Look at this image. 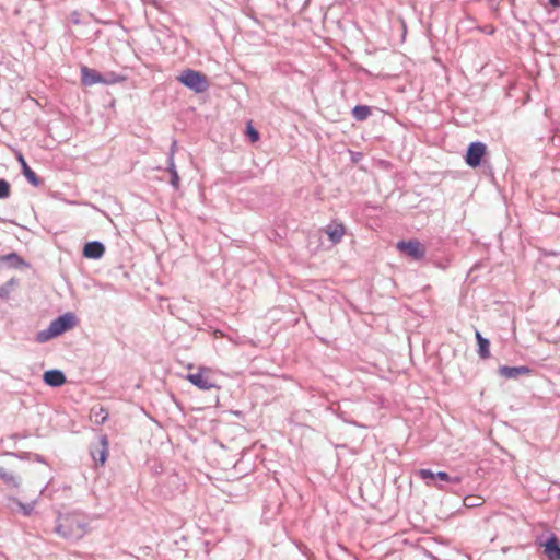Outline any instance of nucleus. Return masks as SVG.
<instances>
[{
  "label": "nucleus",
  "mask_w": 560,
  "mask_h": 560,
  "mask_svg": "<svg viewBox=\"0 0 560 560\" xmlns=\"http://www.w3.org/2000/svg\"><path fill=\"white\" fill-rule=\"evenodd\" d=\"M167 172L170 173L171 175V178H170V184L173 188L175 189H178L179 188V184H180V177L178 175V172L176 170V166H175V162H174V159H173V152L168 153V156H167Z\"/></svg>",
  "instance_id": "obj_19"
},
{
  "label": "nucleus",
  "mask_w": 560,
  "mask_h": 560,
  "mask_svg": "<svg viewBox=\"0 0 560 560\" xmlns=\"http://www.w3.org/2000/svg\"><path fill=\"white\" fill-rule=\"evenodd\" d=\"M541 546L548 560H560V540L555 534H551Z\"/></svg>",
  "instance_id": "obj_9"
},
{
  "label": "nucleus",
  "mask_w": 560,
  "mask_h": 560,
  "mask_svg": "<svg viewBox=\"0 0 560 560\" xmlns=\"http://www.w3.org/2000/svg\"><path fill=\"white\" fill-rule=\"evenodd\" d=\"M11 195V185L4 179L0 178V199H7Z\"/></svg>",
  "instance_id": "obj_26"
},
{
  "label": "nucleus",
  "mask_w": 560,
  "mask_h": 560,
  "mask_svg": "<svg viewBox=\"0 0 560 560\" xmlns=\"http://www.w3.org/2000/svg\"><path fill=\"white\" fill-rule=\"evenodd\" d=\"M14 503L20 508L24 516H30L34 511L35 501L32 503H23L18 499H12Z\"/></svg>",
  "instance_id": "obj_25"
},
{
  "label": "nucleus",
  "mask_w": 560,
  "mask_h": 560,
  "mask_svg": "<svg viewBox=\"0 0 560 560\" xmlns=\"http://www.w3.org/2000/svg\"><path fill=\"white\" fill-rule=\"evenodd\" d=\"M351 114L357 121H364L371 116L372 109L368 105H355Z\"/></svg>",
  "instance_id": "obj_21"
},
{
  "label": "nucleus",
  "mask_w": 560,
  "mask_h": 560,
  "mask_svg": "<svg viewBox=\"0 0 560 560\" xmlns=\"http://www.w3.org/2000/svg\"><path fill=\"white\" fill-rule=\"evenodd\" d=\"M105 245L100 241L86 242L82 249V255L89 259H100L105 254Z\"/></svg>",
  "instance_id": "obj_10"
},
{
  "label": "nucleus",
  "mask_w": 560,
  "mask_h": 560,
  "mask_svg": "<svg viewBox=\"0 0 560 560\" xmlns=\"http://www.w3.org/2000/svg\"><path fill=\"white\" fill-rule=\"evenodd\" d=\"M326 233L332 244H338L345 235L346 229L342 223L332 222L327 226Z\"/></svg>",
  "instance_id": "obj_16"
},
{
  "label": "nucleus",
  "mask_w": 560,
  "mask_h": 560,
  "mask_svg": "<svg viewBox=\"0 0 560 560\" xmlns=\"http://www.w3.org/2000/svg\"><path fill=\"white\" fill-rule=\"evenodd\" d=\"M0 479L11 488H19L21 485V479L12 472L7 471L3 467H0Z\"/></svg>",
  "instance_id": "obj_20"
},
{
  "label": "nucleus",
  "mask_w": 560,
  "mask_h": 560,
  "mask_svg": "<svg viewBox=\"0 0 560 560\" xmlns=\"http://www.w3.org/2000/svg\"><path fill=\"white\" fill-rule=\"evenodd\" d=\"M397 248L413 260H421L425 256L424 246L417 240L399 241Z\"/></svg>",
  "instance_id": "obj_6"
},
{
  "label": "nucleus",
  "mask_w": 560,
  "mask_h": 560,
  "mask_svg": "<svg viewBox=\"0 0 560 560\" xmlns=\"http://www.w3.org/2000/svg\"><path fill=\"white\" fill-rule=\"evenodd\" d=\"M91 412L92 416L94 417V422L97 424H103L108 418L107 410L104 409L102 406H100L98 408H92Z\"/></svg>",
  "instance_id": "obj_22"
},
{
  "label": "nucleus",
  "mask_w": 560,
  "mask_h": 560,
  "mask_svg": "<svg viewBox=\"0 0 560 560\" xmlns=\"http://www.w3.org/2000/svg\"><path fill=\"white\" fill-rule=\"evenodd\" d=\"M186 378L196 387L202 390H208L215 387V383L210 376V370L207 368H199L198 372L189 373Z\"/></svg>",
  "instance_id": "obj_7"
},
{
  "label": "nucleus",
  "mask_w": 560,
  "mask_h": 560,
  "mask_svg": "<svg viewBox=\"0 0 560 560\" xmlns=\"http://www.w3.org/2000/svg\"><path fill=\"white\" fill-rule=\"evenodd\" d=\"M418 477L425 481L427 486H434L438 487L436 481H443V482H450V483H460L462 477L460 476H451L446 471H438L434 472L431 469L428 468H421L417 472ZM439 489L443 490L442 486H439Z\"/></svg>",
  "instance_id": "obj_4"
},
{
  "label": "nucleus",
  "mask_w": 560,
  "mask_h": 560,
  "mask_svg": "<svg viewBox=\"0 0 560 560\" xmlns=\"http://www.w3.org/2000/svg\"><path fill=\"white\" fill-rule=\"evenodd\" d=\"M486 153L487 145L481 141H474L467 148L465 162L468 166L476 168L481 165Z\"/></svg>",
  "instance_id": "obj_5"
},
{
  "label": "nucleus",
  "mask_w": 560,
  "mask_h": 560,
  "mask_svg": "<svg viewBox=\"0 0 560 560\" xmlns=\"http://www.w3.org/2000/svg\"><path fill=\"white\" fill-rule=\"evenodd\" d=\"M362 158V153L360 152H351V161L353 163H358Z\"/></svg>",
  "instance_id": "obj_31"
},
{
  "label": "nucleus",
  "mask_w": 560,
  "mask_h": 560,
  "mask_svg": "<svg viewBox=\"0 0 560 560\" xmlns=\"http://www.w3.org/2000/svg\"><path fill=\"white\" fill-rule=\"evenodd\" d=\"M245 135L248 138V140L254 143L257 142L260 139L259 131L253 126L252 121H248L246 124L245 128Z\"/></svg>",
  "instance_id": "obj_23"
},
{
  "label": "nucleus",
  "mask_w": 560,
  "mask_h": 560,
  "mask_svg": "<svg viewBox=\"0 0 560 560\" xmlns=\"http://www.w3.org/2000/svg\"><path fill=\"white\" fill-rule=\"evenodd\" d=\"M548 3L553 8H560V0H548Z\"/></svg>",
  "instance_id": "obj_32"
},
{
  "label": "nucleus",
  "mask_w": 560,
  "mask_h": 560,
  "mask_svg": "<svg viewBox=\"0 0 560 560\" xmlns=\"http://www.w3.org/2000/svg\"><path fill=\"white\" fill-rule=\"evenodd\" d=\"M532 373V369L526 365L521 366H508L501 365L498 369V374L505 378H518L522 375H528Z\"/></svg>",
  "instance_id": "obj_11"
},
{
  "label": "nucleus",
  "mask_w": 560,
  "mask_h": 560,
  "mask_svg": "<svg viewBox=\"0 0 560 560\" xmlns=\"http://www.w3.org/2000/svg\"><path fill=\"white\" fill-rule=\"evenodd\" d=\"M81 83L84 86H91L96 83H103V74L95 69L86 66L81 67Z\"/></svg>",
  "instance_id": "obj_13"
},
{
  "label": "nucleus",
  "mask_w": 560,
  "mask_h": 560,
  "mask_svg": "<svg viewBox=\"0 0 560 560\" xmlns=\"http://www.w3.org/2000/svg\"><path fill=\"white\" fill-rule=\"evenodd\" d=\"M124 80H125V77L119 75L115 72H107V73L103 74V84H105V85L115 84V83L121 82Z\"/></svg>",
  "instance_id": "obj_24"
},
{
  "label": "nucleus",
  "mask_w": 560,
  "mask_h": 560,
  "mask_svg": "<svg viewBox=\"0 0 560 560\" xmlns=\"http://www.w3.org/2000/svg\"><path fill=\"white\" fill-rule=\"evenodd\" d=\"M0 262L2 267L7 266L14 269L28 266V264L15 252L0 256Z\"/></svg>",
  "instance_id": "obj_15"
},
{
  "label": "nucleus",
  "mask_w": 560,
  "mask_h": 560,
  "mask_svg": "<svg viewBox=\"0 0 560 560\" xmlns=\"http://www.w3.org/2000/svg\"><path fill=\"white\" fill-rule=\"evenodd\" d=\"M178 82H180L187 89L194 91L195 93H203L209 86V80L206 74L200 71H196L194 69H185L178 77Z\"/></svg>",
  "instance_id": "obj_3"
},
{
  "label": "nucleus",
  "mask_w": 560,
  "mask_h": 560,
  "mask_svg": "<svg viewBox=\"0 0 560 560\" xmlns=\"http://www.w3.org/2000/svg\"><path fill=\"white\" fill-rule=\"evenodd\" d=\"M77 316L72 312H67L55 318L44 330H39L35 340L39 343L47 342L48 340L61 336L77 325Z\"/></svg>",
  "instance_id": "obj_2"
},
{
  "label": "nucleus",
  "mask_w": 560,
  "mask_h": 560,
  "mask_svg": "<svg viewBox=\"0 0 560 560\" xmlns=\"http://www.w3.org/2000/svg\"><path fill=\"white\" fill-rule=\"evenodd\" d=\"M108 438L103 434L95 444H91L90 454L95 464L104 465L108 456Z\"/></svg>",
  "instance_id": "obj_8"
},
{
  "label": "nucleus",
  "mask_w": 560,
  "mask_h": 560,
  "mask_svg": "<svg viewBox=\"0 0 560 560\" xmlns=\"http://www.w3.org/2000/svg\"><path fill=\"white\" fill-rule=\"evenodd\" d=\"M86 523L73 514H59L54 532L68 540H79L86 532Z\"/></svg>",
  "instance_id": "obj_1"
},
{
  "label": "nucleus",
  "mask_w": 560,
  "mask_h": 560,
  "mask_svg": "<svg viewBox=\"0 0 560 560\" xmlns=\"http://www.w3.org/2000/svg\"><path fill=\"white\" fill-rule=\"evenodd\" d=\"M32 454L33 453H31V452H19V453L8 452L7 453V455L18 457L19 459H22V460L32 459Z\"/></svg>",
  "instance_id": "obj_29"
},
{
  "label": "nucleus",
  "mask_w": 560,
  "mask_h": 560,
  "mask_svg": "<svg viewBox=\"0 0 560 560\" xmlns=\"http://www.w3.org/2000/svg\"><path fill=\"white\" fill-rule=\"evenodd\" d=\"M43 381L50 387H60L66 384L67 377L61 370L51 369L44 372Z\"/></svg>",
  "instance_id": "obj_12"
},
{
  "label": "nucleus",
  "mask_w": 560,
  "mask_h": 560,
  "mask_svg": "<svg viewBox=\"0 0 560 560\" xmlns=\"http://www.w3.org/2000/svg\"><path fill=\"white\" fill-rule=\"evenodd\" d=\"M349 406V402L348 401H345L343 404H336V405H332L330 407V409L332 410V412L338 417L340 418L341 420H343L345 422L347 423H350V424H353V425H357V421L353 419V417L351 416L350 412H348L345 408Z\"/></svg>",
  "instance_id": "obj_18"
},
{
  "label": "nucleus",
  "mask_w": 560,
  "mask_h": 560,
  "mask_svg": "<svg viewBox=\"0 0 560 560\" xmlns=\"http://www.w3.org/2000/svg\"><path fill=\"white\" fill-rule=\"evenodd\" d=\"M15 282L14 278L10 279L5 284L0 287V299H8L10 295V287Z\"/></svg>",
  "instance_id": "obj_27"
},
{
  "label": "nucleus",
  "mask_w": 560,
  "mask_h": 560,
  "mask_svg": "<svg viewBox=\"0 0 560 560\" xmlns=\"http://www.w3.org/2000/svg\"><path fill=\"white\" fill-rule=\"evenodd\" d=\"M32 459H34L35 462L40 463V464H47L46 458L43 455H39L36 453L32 454Z\"/></svg>",
  "instance_id": "obj_30"
},
{
  "label": "nucleus",
  "mask_w": 560,
  "mask_h": 560,
  "mask_svg": "<svg viewBox=\"0 0 560 560\" xmlns=\"http://www.w3.org/2000/svg\"><path fill=\"white\" fill-rule=\"evenodd\" d=\"M481 500V498L479 497H472V495H467L465 497L464 499V504L466 506H478L480 505L481 503L479 502Z\"/></svg>",
  "instance_id": "obj_28"
},
{
  "label": "nucleus",
  "mask_w": 560,
  "mask_h": 560,
  "mask_svg": "<svg viewBox=\"0 0 560 560\" xmlns=\"http://www.w3.org/2000/svg\"><path fill=\"white\" fill-rule=\"evenodd\" d=\"M475 338L477 341V352L481 359L490 358V340L481 335L479 330L475 331Z\"/></svg>",
  "instance_id": "obj_17"
},
{
  "label": "nucleus",
  "mask_w": 560,
  "mask_h": 560,
  "mask_svg": "<svg viewBox=\"0 0 560 560\" xmlns=\"http://www.w3.org/2000/svg\"><path fill=\"white\" fill-rule=\"evenodd\" d=\"M18 161L21 163L22 174L31 185L38 187L43 184V179H40L37 174L28 166L22 153L18 154Z\"/></svg>",
  "instance_id": "obj_14"
},
{
  "label": "nucleus",
  "mask_w": 560,
  "mask_h": 560,
  "mask_svg": "<svg viewBox=\"0 0 560 560\" xmlns=\"http://www.w3.org/2000/svg\"><path fill=\"white\" fill-rule=\"evenodd\" d=\"M176 145H177V142H176V140H174V141L172 142V145H171V149H170V153H171V152H173V154L175 153Z\"/></svg>",
  "instance_id": "obj_33"
}]
</instances>
